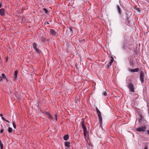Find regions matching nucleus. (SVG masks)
<instances>
[{
  "instance_id": "f257e3e1",
  "label": "nucleus",
  "mask_w": 149,
  "mask_h": 149,
  "mask_svg": "<svg viewBox=\"0 0 149 149\" xmlns=\"http://www.w3.org/2000/svg\"><path fill=\"white\" fill-rule=\"evenodd\" d=\"M127 84V87L130 91L132 92H134V86L132 83L131 82L130 79H129V82H128Z\"/></svg>"
},
{
  "instance_id": "f03ea898",
  "label": "nucleus",
  "mask_w": 149,
  "mask_h": 149,
  "mask_svg": "<svg viewBox=\"0 0 149 149\" xmlns=\"http://www.w3.org/2000/svg\"><path fill=\"white\" fill-rule=\"evenodd\" d=\"M96 111L97 113L98 116L100 125H101L102 124V119L101 115V113L97 107L96 108Z\"/></svg>"
},
{
  "instance_id": "7ed1b4c3",
  "label": "nucleus",
  "mask_w": 149,
  "mask_h": 149,
  "mask_svg": "<svg viewBox=\"0 0 149 149\" xmlns=\"http://www.w3.org/2000/svg\"><path fill=\"white\" fill-rule=\"evenodd\" d=\"M144 74L143 71H141L140 74V79L141 83H143L144 82Z\"/></svg>"
},
{
  "instance_id": "20e7f679",
  "label": "nucleus",
  "mask_w": 149,
  "mask_h": 149,
  "mask_svg": "<svg viewBox=\"0 0 149 149\" xmlns=\"http://www.w3.org/2000/svg\"><path fill=\"white\" fill-rule=\"evenodd\" d=\"M67 32L68 35H72L73 33V30L72 27H68V29L67 30Z\"/></svg>"
},
{
  "instance_id": "39448f33",
  "label": "nucleus",
  "mask_w": 149,
  "mask_h": 149,
  "mask_svg": "<svg viewBox=\"0 0 149 149\" xmlns=\"http://www.w3.org/2000/svg\"><path fill=\"white\" fill-rule=\"evenodd\" d=\"M146 129V127L145 126L139 127L138 128H137L136 129V130L138 132H144L145 131Z\"/></svg>"
},
{
  "instance_id": "423d86ee",
  "label": "nucleus",
  "mask_w": 149,
  "mask_h": 149,
  "mask_svg": "<svg viewBox=\"0 0 149 149\" xmlns=\"http://www.w3.org/2000/svg\"><path fill=\"white\" fill-rule=\"evenodd\" d=\"M113 58L111 56L110 57V62H109L107 65V68H109L110 66H111L112 63L113 61Z\"/></svg>"
},
{
  "instance_id": "0eeeda50",
  "label": "nucleus",
  "mask_w": 149,
  "mask_h": 149,
  "mask_svg": "<svg viewBox=\"0 0 149 149\" xmlns=\"http://www.w3.org/2000/svg\"><path fill=\"white\" fill-rule=\"evenodd\" d=\"M46 114L48 118L50 119H52L53 118L52 116L51 115L50 113L48 111H47L45 113Z\"/></svg>"
},
{
  "instance_id": "6e6552de",
  "label": "nucleus",
  "mask_w": 149,
  "mask_h": 149,
  "mask_svg": "<svg viewBox=\"0 0 149 149\" xmlns=\"http://www.w3.org/2000/svg\"><path fill=\"white\" fill-rule=\"evenodd\" d=\"M0 14L2 16L5 15V10L4 8H1L0 9Z\"/></svg>"
},
{
  "instance_id": "1a4fd4ad",
  "label": "nucleus",
  "mask_w": 149,
  "mask_h": 149,
  "mask_svg": "<svg viewBox=\"0 0 149 149\" xmlns=\"http://www.w3.org/2000/svg\"><path fill=\"white\" fill-rule=\"evenodd\" d=\"M50 33L53 36H55L56 35V32L55 31L54 29H50Z\"/></svg>"
},
{
  "instance_id": "9d476101",
  "label": "nucleus",
  "mask_w": 149,
  "mask_h": 149,
  "mask_svg": "<svg viewBox=\"0 0 149 149\" xmlns=\"http://www.w3.org/2000/svg\"><path fill=\"white\" fill-rule=\"evenodd\" d=\"M82 121L81 122V124L82 127V128L83 129L86 128L85 125H84V120L83 119H82Z\"/></svg>"
},
{
  "instance_id": "9b49d317",
  "label": "nucleus",
  "mask_w": 149,
  "mask_h": 149,
  "mask_svg": "<svg viewBox=\"0 0 149 149\" xmlns=\"http://www.w3.org/2000/svg\"><path fill=\"white\" fill-rule=\"evenodd\" d=\"M139 118H138V120L139 122H141L143 120L142 119V115L141 114H139Z\"/></svg>"
},
{
  "instance_id": "f8f14e48",
  "label": "nucleus",
  "mask_w": 149,
  "mask_h": 149,
  "mask_svg": "<svg viewBox=\"0 0 149 149\" xmlns=\"http://www.w3.org/2000/svg\"><path fill=\"white\" fill-rule=\"evenodd\" d=\"M17 70H16L15 71L13 75L14 79H15L17 77Z\"/></svg>"
},
{
  "instance_id": "ddd939ff",
  "label": "nucleus",
  "mask_w": 149,
  "mask_h": 149,
  "mask_svg": "<svg viewBox=\"0 0 149 149\" xmlns=\"http://www.w3.org/2000/svg\"><path fill=\"white\" fill-rule=\"evenodd\" d=\"M69 136L68 134L65 135L64 136L63 139L65 141H67L69 139Z\"/></svg>"
},
{
  "instance_id": "4468645a",
  "label": "nucleus",
  "mask_w": 149,
  "mask_h": 149,
  "mask_svg": "<svg viewBox=\"0 0 149 149\" xmlns=\"http://www.w3.org/2000/svg\"><path fill=\"white\" fill-rule=\"evenodd\" d=\"M118 11L119 14L121 15V10L119 6H117Z\"/></svg>"
},
{
  "instance_id": "2eb2a0df",
  "label": "nucleus",
  "mask_w": 149,
  "mask_h": 149,
  "mask_svg": "<svg viewBox=\"0 0 149 149\" xmlns=\"http://www.w3.org/2000/svg\"><path fill=\"white\" fill-rule=\"evenodd\" d=\"M70 142L69 141H65L64 143L65 145L67 147H70Z\"/></svg>"
},
{
  "instance_id": "dca6fc26",
  "label": "nucleus",
  "mask_w": 149,
  "mask_h": 149,
  "mask_svg": "<svg viewBox=\"0 0 149 149\" xmlns=\"http://www.w3.org/2000/svg\"><path fill=\"white\" fill-rule=\"evenodd\" d=\"M139 70V68H136L130 70L131 72H137Z\"/></svg>"
},
{
  "instance_id": "f3484780",
  "label": "nucleus",
  "mask_w": 149,
  "mask_h": 149,
  "mask_svg": "<svg viewBox=\"0 0 149 149\" xmlns=\"http://www.w3.org/2000/svg\"><path fill=\"white\" fill-rule=\"evenodd\" d=\"M33 48L35 49V51L37 52V53H39L40 52V50L37 48V47H34Z\"/></svg>"
},
{
  "instance_id": "a211bd4d",
  "label": "nucleus",
  "mask_w": 149,
  "mask_h": 149,
  "mask_svg": "<svg viewBox=\"0 0 149 149\" xmlns=\"http://www.w3.org/2000/svg\"><path fill=\"white\" fill-rule=\"evenodd\" d=\"M41 40L43 43H46V38L45 37H42L41 38Z\"/></svg>"
},
{
  "instance_id": "6ab92c4d",
  "label": "nucleus",
  "mask_w": 149,
  "mask_h": 149,
  "mask_svg": "<svg viewBox=\"0 0 149 149\" xmlns=\"http://www.w3.org/2000/svg\"><path fill=\"white\" fill-rule=\"evenodd\" d=\"M12 124L14 128L15 129H16V125L15 124V121H13Z\"/></svg>"
},
{
  "instance_id": "aec40b11",
  "label": "nucleus",
  "mask_w": 149,
  "mask_h": 149,
  "mask_svg": "<svg viewBox=\"0 0 149 149\" xmlns=\"http://www.w3.org/2000/svg\"><path fill=\"white\" fill-rule=\"evenodd\" d=\"M0 146L1 147V149H3V145L1 141V140L0 139Z\"/></svg>"
},
{
  "instance_id": "412c9836",
  "label": "nucleus",
  "mask_w": 149,
  "mask_h": 149,
  "mask_svg": "<svg viewBox=\"0 0 149 149\" xmlns=\"http://www.w3.org/2000/svg\"><path fill=\"white\" fill-rule=\"evenodd\" d=\"M8 131L9 133H10L12 131V129L10 127H9L8 129Z\"/></svg>"
},
{
  "instance_id": "4be33fe9",
  "label": "nucleus",
  "mask_w": 149,
  "mask_h": 149,
  "mask_svg": "<svg viewBox=\"0 0 149 149\" xmlns=\"http://www.w3.org/2000/svg\"><path fill=\"white\" fill-rule=\"evenodd\" d=\"M57 113H55L54 114V117L55 118V120L56 121H57Z\"/></svg>"
},
{
  "instance_id": "5701e85b",
  "label": "nucleus",
  "mask_w": 149,
  "mask_h": 149,
  "mask_svg": "<svg viewBox=\"0 0 149 149\" xmlns=\"http://www.w3.org/2000/svg\"><path fill=\"white\" fill-rule=\"evenodd\" d=\"M2 78L3 79H5L6 78V77L5 76V74L4 73H2Z\"/></svg>"
},
{
  "instance_id": "b1692460",
  "label": "nucleus",
  "mask_w": 149,
  "mask_h": 149,
  "mask_svg": "<svg viewBox=\"0 0 149 149\" xmlns=\"http://www.w3.org/2000/svg\"><path fill=\"white\" fill-rule=\"evenodd\" d=\"M43 10L45 11L46 13H47L48 12V10L46 8H44L43 9Z\"/></svg>"
},
{
  "instance_id": "393cba45",
  "label": "nucleus",
  "mask_w": 149,
  "mask_h": 149,
  "mask_svg": "<svg viewBox=\"0 0 149 149\" xmlns=\"http://www.w3.org/2000/svg\"><path fill=\"white\" fill-rule=\"evenodd\" d=\"M79 41L80 42H81L83 41H84L85 39H79Z\"/></svg>"
},
{
  "instance_id": "a878e982",
  "label": "nucleus",
  "mask_w": 149,
  "mask_h": 149,
  "mask_svg": "<svg viewBox=\"0 0 149 149\" xmlns=\"http://www.w3.org/2000/svg\"><path fill=\"white\" fill-rule=\"evenodd\" d=\"M36 47H37V44L35 42H34L33 44V47L34 48Z\"/></svg>"
},
{
  "instance_id": "bb28decb",
  "label": "nucleus",
  "mask_w": 149,
  "mask_h": 149,
  "mask_svg": "<svg viewBox=\"0 0 149 149\" xmlns=\"http://www.w3.org/2000/svg\"><path fill=\"white\" fill-rule=\"evenodd\" d=\"M135 10H137V11H139V12H140V10L141 9L138 8H136V7L135 8Z\"/></svg>"
},
{
  "instance_id": "cd10ccee",
  "label": "nucleus",
  "mask_w": 149,
  "mask_h": 149,
  "mask_svg": "<svg viewBox=\"0 0 149 149\" xmlns=\"http://www.w3.org/2000/svg\"><path fill=\"white\" fill-rule=\"evenodd\" d=\"M84 133L87 132V128H86L83 129Z\"/></svg>"
},
{
  "instance_id": "c85d7f7f",
  "label": "nucleus",
  "mask_w": 149,
  "mask_h": 149,
  "mask_svg": "<svg viewBox=\"0 0 149 149\" xmlns=\"http://www.w3.org/2000/svg\"><path fill=\"white\" fill-rule=\"evenodd\" d=\"M3 131H4L3 129H1L0 130V132L1 133H2L3 132Z\"/></svg>"
},
{
  "instance_id": "c756f323",
  "label": "nucleus",
  "mask_w": 149,
  "mask_h": 149,
  "mask_svg": "<svg viewBox=\"0 0 149 149\" xmlns=\"http://www.w3.org/2000/svg\"><path fill=\"white\" fill-rule=\"evenodd\" d=\"M103 95L104 96H106L107 95V93L106 92H104L103 93Z\"/></svg>"
},
{
  "instance_id": "7c9ffc66",
  "label": "nucleus",
  "mask_w": 149,
  "mask_h": 149,
  "mask_svg": "<svg viewBox=\"0 0 149 149\" xmlns=\"http://www.w3.org/2000/svg\"><path fill=\"white\" fill-rule=\"evenodd\" d=\"M84 137L85 139L86 136V133H84Z\"/></svg>"
},
{
  "instance_id": "2f4dec72",
  "label": "nucleus",
  "mask_w": 149,
  "mask_h": 149,
  "mask_svg": "<svg viewBox=\"0 0 149 149\" xmlns=\"http://www.w3.org/2000/svg\"><path fill=\"white\" fill-rule=\"evenodd\" d=\"M78 101V98H76V97L75 98V102L76 103H77Z\"/></svg>"
},
{
  "instance_id": "473e14b6",
  "label": "nucleus",
  "mask_w": 149,
  "mask_h": 149,
  "mask_svg": "<svg viewBox=\"0 0 149 149\" xmlns=\"http://www.w3.org/2000/svg\"><path fill=\"white\" fill-rule=\"evenodd\" d=\"M1 118H2V119L3 120H4H4H5V119H5V118L4 117H3V116H2V117H1Z\"/></svg>"
},
{
  "instance_id": "72a5a7b5",
  "label": "nucleus",
  "mask_w": 149,
  "mask_h": 149,
  "mask_svg": "<svg viewBox=\"0 0 149 149\" xmlns=\"http://www.w3.org/2000/svg\"><path fill=\"white\" fill-rule=\"evenodd\" d=\"M6 62H7L8 61V57H6Z\"/></svg>"
},
{
  "instance_id": "f704fd0d",
  "label": "nucleus",
  "mask_w": 149,
  "mask_h": 149,
  "mask_svg": "<svg viewBox=\"0 0 149 149\" xmlns=\"http://www.w3.org/2000/svg\"><path fill=\"white\" fill-rule=\"evenodd\" d=\"M4 121H6V122H7L8 123H10V122L8 120H6V119H5V120H4Z\"/></svg>"
},
{
  "instance_id": "c9c22d12",
  "label": "nucleus",
  "mask_w": 149,
  "mask_h": 149,
  "mask_svg": "<svg viewBox=\"0 0 149 149\" xmlns=\"http://www.w3.org/2000/svg\"><path fill=\"white\" fill-rule=\"evenodd\" d=\"M147 132L148 134L149 135V130H148L147 131Z\"/></svg>"
},
{
  "instance_id": "e433bc0d",
  "label": "nucleus",
  "mask_w": 149,
  "mask_h": 149,
  "mask_svg": "<svg viewBox=\"0 0 149 149\" xmlns=\"http://www.w3.org/2000/svg\"><path fill=\"white\" fill-rule=\"evenodd\" d=\"M2 80V78L1 77H0V81H1Z\"/></svg>"
},
{
  "instance_id": "4c0bfd02",
  "label": "nucleus",
  "mask_w": 149,
  "mask_h": 149,
  "mask_svg": "<svg viewBox=\"0 0 149 149\" xmlns=\"http://www.w3.org/2000/svg\"><path fill=\"white\" fill-rule=\"evenodd\" d=\"M144 149H148V148L146 146H145V148Z\"/></svg>"
},
{
  "instance_id": "58836bf2",
  "label": "nucleus",
  "mask_w": 149,
  "mask_h": 149,
  "mask_svg": "<svg viewBox=\"0 0 149 149\" xmlns=\"http://www.w3.org/2000/svg\"><path fill=\"white\" fill-rule=\"evenodd\" d=\"M1 6H2V4L0 2V8L1 7Z\"/></svg>"
},
{
  "instance_id": "ea45409f",
  "label": "nucleus",
  "mask_w": 149,
  "mask_h": 149,
  "mask_svg": "<svg viewBox=\"0 0 149 149\" xmlns=\"http://www.w3.org/2000/svg\"><path fill=\"white\" fill-rule=\"evenodd\" d=\"M5 79H6V80L7 81H8V79L6 78H6H5Z\"/></svg>"
},
{
  "instance_id": "a19ab883",
  "label": "nucleus",
  "mask_w": 149,
  "mask_h": 149,
  "mask_svg": "<svg viewBox=\"0 0 149 149\" xmlns=\"http://www.w3.org/2000/svg\"><path fill=\"white\" fill-rule=\"evenodd\" d=\"M45 23H46L47 24H49V23L48 22H45Z\"/></svg>"
},
{
  "instance_id": "79ce46f5",
  "label": "nucleus",
  "mask_w": 149,
  "mask_h": 149,
  "mask_svg": "<svg viewBox=\"0 0 149 149\" xmlns=\"http://www.w3.org/2000/svg\"><path fill=\"white\" fill-rule=\"evenodd\" d=\"M0 116H1V117H2V116H3V115H2V114H0Z\"/></svg>"
},
{
  "instance_id": "37998d69",
  "label": "nucleus",
  "mask_w": 149,
  "mask_h": 149,
  "mask_svg": "<svg viewBox=\"0 0 149 149\" xmlns=\"http://www.w3.org/2000/svg\"><path fill=\"white\" fill-rule=\"evenodd\" d=\"M1 126L2 127V125L1 124Z\"/></svg>"
}]
</instances>
